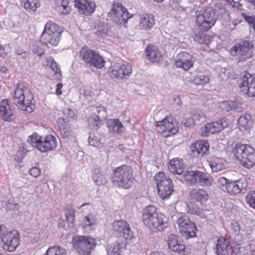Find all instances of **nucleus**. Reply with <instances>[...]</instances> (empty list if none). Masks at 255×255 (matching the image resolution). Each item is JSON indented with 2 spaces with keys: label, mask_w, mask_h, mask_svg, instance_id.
I'll return each instance as SVG.
<instances>
[{
  "label": "nucleus",
  "mask_w": 255,
  "mask_h": 255,
  "mask_svg": "<svg viewBox=\"0 0 255 255\" xmlns=\"http://www.w3.org/2000/svg\"><path fill=\"white\" fill-rule=\"evenodd\" d=\"M42 33L51 35H61L59 26L51 21L46 23Z\"/></svg>",
  "instance_id": "e433bc0d"
},
{
  "label": "nucleus",
  "mask_w": 255,
  "mask_h": 255,
  "mask_svg": "<svg viewBox=\"0 0 255 255\" xmlns=\"http://www.w3.org/2000/svg\"><path fill=\"white\" fill-rule=\"evenodd\" d=\"M89 123L92 125V126L98 129L99 127H100L102 125V121L101 119V118L99 116H97L96 115H91L88 118Z\"/></svg>",
  "instance_id": "09e8293b"
},
{
  "label": "nucleus",
  "mask_w": 255,
  "mask_h": 255,
  "mask_svg": "<svg viewBox=\"0 0 255 255\" xmlns=\"http://www.w3.org/2000/svg\"><path fill=\"white\" fill-rule=\"evenodd\" d=\"M247 187V183L243 180L230 182L227 192L232 195L238 194L241 192L244 193L246 192Z\"/></svg>",
  "instance_id": "4be33fe9"
},
{
  "label": "nucleus",
  "mask_w": 255,
  "mask_h": 255,
  "mask_svg": "<svg viewBox=\"0 0 255 255\" xmlns=\"http://www.w3.org/2000/svg\"><path fill=\"white\" fill-rule=\"evenodd\" d=\"M184 168V163L182 159L174 158L169 163L168 169L173 174H181L183 172Z\"/></svg>",
  "instance_id": "c85d7f7f"
},
{
  "label": "nucleus",
  "mask_w": 255,
  "mask_h": 255,
  "mask_svg": "<svg viewBox=\"0 0 255 255\" xmlns=\"http://www.w3.org/2000/svg\"><path fill=\"white\" fill-rule=\"evenodd\" d=\"M175 64L178 68L188 70L193 66V57L189 53L183 51L177 54L175 58Z\"/></svg>",
  "instance_id": "f3484780"
},
{
  "label": "nucleus",
  "mask_w": 255,
  "mask_h": 255,
  "mask_svg": "<svg viewBox=\"0 0 255 255\" xmlns=\"http://www.w3.org/2000/svg\"><path fill=\"white\" fill-rule=\"evenodd\" d=\"M91 62L89 65L91 66H94L97 68H102L105 65V60L104 59L95 51H93V56H91L90 58Z\"/></svg>",
  "instance_id": "4c0bfd02"
},
{
  "label": "nucleus",
  "mask_w": 255,
  "mask_h": 255,
  "mask_svg": "<svg viewBox=\"0 0 255 255\" xmlns=\"http://www.w3.org/2000/svg\"><path fill=\"white\" fill-rule=\"evenodd\" d=\"M0 238L2 243V248L6 251L13 252L19 245L18 232L8 230L3 225L0 226Z\"/></svg>",
  "instance_id": "423d86ee"
},
{
  "label": "nucleus",
  "mask_w": 255,
  "mask_h": 255,
  "mask_svg": "<svg viewBox=\"0 0 255 255\" xmlns=\"http://www.w3.org/2000/svg\"><path fill=\"white\" fill-rule=\"evenodd\" d=\"M128 225V224L124 220L115 221L112 224V230L121 235Z\"/></svg>",
  "instance_id": "79ce46f5"
},
{
  "label": "nucleus",
  "mask_w": 255,
  "mask_h": 255,
  "mask_svg": "<svg viewBox=\"0 0 255 255\" xmlns=\"http://www.w3.org/2000/svg\"><path fill=\"white\" fill-rule=\"evenodd\" d=\"M93 111L94 115L99 116L101 118H103L106 116V111L103 107H96L93 110Z\"/></svg>",
  "instance_id": "13d9d810"
},
{
  "label": "nucleus",
  "mask_w": 255,
  "mask_h": 255,
  "mask_svg": "<svg viewBox=\"0 0 255 255\" xmlns=\"http://www.w3.org/2000/svg\"><path fill=\"white\" fill-rule=\"evenodd\" d=\"M91 62L89 65L91 66H94L97 68H102L105 65V60L104 59L95 51H93V56H91L90 58Z\"/></svg>",
  "instance_id": "58836bf2"
},
{
  "label": "nucleus",
  "mask_w": 255,
  "mask_h": 255,
  "mask_svg": "<svg viewBox=\"0 0 255 255\" xmlns=\"http://www.w3.org/2000/svg\"><path fill=\"white\" fill-rule=\"evenodd\" d=\"M140 22L138 25L139 29H150L154 24V16L150 14L143 13L139 15Z\"/></svg>",
  "instance_id": "cd10ccee"
},
{
  "label": "nucleus",
  "mask_w": 255,
  "mask_h": 255,
  "mask_svg": "<svg viewBox=\"0 0 255 255\" xmlns=\"http://www.w3.org/2000/svg\"><path fill=\"white\" fill-rule=\"evenodd\" d=\"M233 152L245 167L250 168L255 164V150L250 145L237 144L233 148Z\"/></svg>",
  "instance_id": "20e7f679"
},
{
  "label": "nucleus",
  "mask_w": 255,
  "mask_h": 255,
  "mask_svg": "<svg viewBox=\"0 0 255 255\" xmlns=\"http://www.w3.org/2000/svg\"><path fill=\"white\" fill-rule=\"evenodd\" d=\"M93 51L88 48L84 47L81 49L80 54L82 59L89 64L91 62L90 58L91 56H93Z\"/></svg>",
  "instance_id": "37998d69"
},
{
  "label": "nucleus",
  "mask_w": 255,
  "mask_h": 255,
  "mask_svg": "<svg viewBox=\"0 0 255 255\" xmlns=\"http://www.w3.org/2000/svg\"><path fill=\"white\" fill-rule=\"evenodd\" d=\"M29 174L34 178H37L40 175L41 170L37 167H34L29 169Z\"/></svg>",
  "instance_id": "0e129e2a"
},
{
  "label": "nucleus",
  "mask_w": 255,
  "mask_h": 255,
  "mask_svg": "<svg viewBox=\"0 0 255 255\" xmlns=\"http://www.w3.org/2000/svg\"><path fill=\"white\" fill-rule=\"evenodd\" d=\"M120 235L122 236L126 240H131L133 236V233L128 224Z\"/></svg>",
  "instance_id": "4d7b16f0"
},
{
  "label": "nucleus",
  "mask_w": 255,
  "mask_h": 255,
  "mask_svg": "<svg viewBox=\"0 0 255 255\" xmlns=\"http://www.w3.org/2000/svg\"><path fill=\"white\" fill-rule=\"evenodd\" d=\"M91 62L89 65L91 66H94L97 68H102L105 65V60L104 59L95 51H93V56H91L90 58Z\"/></svg>",
  "instance_id": "ea45409f"
},
{
  "label": "nucleus",
  "mask_w": 255,
  "mask_h": 255,
  "mask_svg": "<svg viewBox=\"0 0 255 255\" xmlns=\"http://www.w3.org/2000/svg\"><path fill=\"white\" fill-rule=\"evenodd\" d=\"M57 10L62 14H67L70 11L68 0H56Z\"/></svg>",
  "instance_id": "c9c22d12"
},
{
  "label": "nucleus",
  "mask_w": 255,
  "mask_h": 255,
  "mask_svg": "<svg viewBox=\"0 0 255 255\" xmlns=\"http://www.w3.org/2000/svg\"><path fill=\"white\" fill-rule=\"evenodd\" d=\"M194 40L200 44H208L209 36L206 35L203 32L198 31L195 33L194 36Z\"/></svg>",
  "instance_id": "a18cd8bd"
},
{
  "label": "nucleus",
  "mask_w": 255,
  "mask_h": 255,
  "mask_svg": "<svg viewBox=\"0 0 255 255\" xmlns=\"http://www.w3.org/2000/svg\"><path fill=\"white\" fill-rule=\"evenodd\" d=\"M0 115L3 120L10 121L14 119V115L7 100H2L0 103Z\"/></svg>",
  "instance_id": "bb28decb"
},
{
  "label": "nucleus",
  "mask_w": 255,
  "mask_h": 255,
  "mask_svg": "<svg viewBox=\"0 0 255 255\" xmlns=\"http://www.w3.org/2000/svg\"><path fill=\"white\" fill-rule=\"evenodd\" d=\"M219 107L224 112H228L234 110L235 108V104L233 102L224 101L220 104Z\"/></svg>",
  "instance_id": "8fccbe9b"
},
{
  "label": "nucleus",
  "mask_w": 255,
  "mask_h": 255,
  "mask_svg": "<svg viewBox=\"0 0 255 255\" xmlns=\"http://www.w3.org/2000/svg\"><path fill=\"white\" fill-rule=\"evenodd\" d=\"M190 199L193 202H199L203 204L209 198L207 192L203 189H193L190 192Z\"/></svg>",
  "instance_id": "5701e85b"
},
{
  "label": "nucleus",
  "mask_w": 255,
  "mask_h": 255,
  "mask_svg": "<svg viewBox=\"0 0 255 255\" xmlns=\"http://www.w3.org/2000/svg\"><path fill=\"white\" fill-rule=\"evenodd\" d=\"M184 124L186 127H190L195 124V121L194 118L192 117L191 119H188L186 120Z\"/></svg>",
  "instance_id": "338daca9"
},
{
  "label": "nucleus",
  "mask_w": 255,
  "mask_h": 255,
  "mask_svg": "<svg viewBox=\"0 0 255 255\" xmlns=\"http://www.w3.org/2000/svg\"><path fill=\"white\" fill-rule=\"evenodd\" d=\"M238 123L241 130H247L251 128L253 126V121L251 116L245 114L238 119Z\"/></svg>",
  "instance_id": "72a5a7b5"
},
{
  "label": "nucleus",
  "mask_w": 255,
  "mask_h": 255,
  "mask_svg": "<svg viewBox=\"0 0 255 255\" xmlns=\"http://www.w3.org/2000/svg\"><path fill=\"white\" fill-rule=\"evenodd\" d=\"M243 17L250 26L255 30V16L248 15L244 14Z\"/></svg>",
  "instance_id": "052dcab7"
},
{
  "label": "nucleus",
  "mask_w": 255,
  "mask_h": 255,
  "mask_svg": "<svg viewBox=\"0 0 255 255\" xmlns=\"http://www.w3.org/2000/svg\"><path fill=\"white\" fill-rule=\"evenodd\" d=\"M109 132L113 134L122 131L123 126L118 119H109L106 123Z\"/></svg>",
  "instance_id": "473e14b6"
},
{
  "label": "nucleus",
  "mask_w": 255,
  "mask_h": 255,
  "mask_svg": "<svg viewBox=\"0 0 255 255\" xmlns=\"http://www.w3.org/2000/svg\"><path fill=\"white\" fill-rule=\"evenodd\" d=\"M108 73L112 78H128L132 73V68L128 64L115 63L109 69Z\"/></svg>",
  "instance_id": "4468645a"
},
{
  "label": "nucleus",
  "mask_w": 255,
  "mask_h": 255,
  "mask_svg": "<svg viewBox=\"0 0 255 255\" xmlns=\"http://www.w3.org/2000/svg\"><path fill=\"white\" fill-rule=\"evenodd\" d=\"M59 131L60 135L63 138H68L71 135V131L67 127H60Z\"/></svg>",
  "instance_id": "680f3d73"
},
{
  "label": "nucleus",
  "mask_w": 255,
  "mask_h": 255,
  "mask_svg": "<svg viewBox=\"0 0 255 255\" xmlns=\"http://www.w3.org/2000/svg\"><path fill=\"white\" fill-rule=\"evenodd\" d=\"M228 126V122L224 119H221L216 122L208 123L202 128V135L207 136L209 134L220 132Z\"/></svg>",
  "instance_id": "dca6fc26"
},
{
  "label": "nucleus",
  "mask_w": 255,
  "mask_h": 255,
  "mask_svg": "<svg viewBox=\"0 0 255 255\" xmlns=\"http://www.w3.org/2000/svg\"><path fill=\"white\" fill-rule=\"evenodd\" d=\"M192 153L198 156H203L209 151V144L205 140H197L192 143L189 147Z\"/></svg>",
  "instance_id": "6ab92c4d"
},
{
  "label": "nucleus",
  "mask_w": 255,
  "mask_h": 255,
  "mask_svg": "<svg viewBox=\"0 0 255 255\" xmlns=\"http://www.w3.org/2000/svg\"><path fill=\"white\" fill-rule=\"evenodd\" d=\"M98 31L101 34H107L108 31L109 29L108 28V26L107 25H104L103 28H99L98 29Z\"/></svg>",
  "instance_id": "774afa93"
},
{
  "label": "nucleus",
  "mask_w": 255,
  "mask_h": 255,
  "mask_svg": "<svg viewBox=\"0 0 255 255\" xmlns=\"http://www.w3.org/2000/svg\"><path fill=\"white\" fill-rule=\"evenodd\" d=\"M131 17L121 3L114 2L111 10L108 13V17L114 22L119 24H125Z\"/></svg>",
  "instance_id": "9b49d317"
},
{
  "label": "nucleus",
  "mask_w": 255,
  "mask_h": 255,
  "mask_svg": "<svg viewBox=\"0 0 255 255\" xmlns=\"http://www.w3.org/2000/svg\"><path fill=\"white\" fill-rule=\"evenodd\" d=\"M88 142L91 146L99 149L103 148L105 147V138L99 134L90 133Z\"/></svg>",
  "instance_id": "7c9ffc66"
},
{
  "label": "nucleus",
  "mask_w": 255,
  "mask_h": 255,
  "mask_svg": "<svg viewBox=\"0 0 255 255\" xmlns=\"http://www.w3.org/2000/svg\"><path fill=\"white\" fill-rule=\"evenodd\" d=\"M234 249L229 241L225 238H221L217 241L216 253L218 255H232Z\"/></svg>",
  "instance_id": "aec40b11"
},
{
  "label": "nucleus",
  "mask_w": 255,
  "mask_h": 255,
  "mask_svg": "<svg viewBox=\"0 0 255 255\" xmlns=\"http://www.w3.org/2000/svg\"><path fill=\"white\" fill-rule=\"evenodd\" d=\"M39 6V4L37 3L36 0H27L24 3V8L28 10L35 11Z\"/></svg>",
  "instance_id": "864d4df0"
},
{
  "label": "nucleus",
  "mask_w": 255,
  "mask_h": 255,
  "mask_svg": "<svg viewBox=\"0 0 255 255\" xmlns=\"http://www.w3.org/2000/svg\"><path fill=\"white\" fill-rule=\"evenodd\" d=\"M229 183L230 182L224 177H221L218 179L219 187L224 192H227Z\"/></svg>",
  "instance_id": "603ef678"
},
{
  "label": "nucleus",
  "mask_w": 255,
  "mask_h": 255,
  "mask_svg": "<svg viewBox=\"0 0 255 255\" xmlns=\"http://www.w3.org/2000/svg\"><path fill=\"white\" fill-rule=\"evenodd\" d=\"M40 151L46 152L54 149L57 146L56 139L52 135H48L44 138L42 137Z\"/></svg>",
  "instance_id": "b1692460"
},
{
  "label": "nucleus",
  "mask_w": 255,
  "mask_h": 255,
  "mask_svg": "<svg viewBox=\"0 0 255 255\" xmlns=\"http://www.w3.org/2000/svg\"><path fill=\"white\" fill-rule=\"evenodd\" d=\"M195 121H201L203 122L205 121L206 116L204 112L201 111H197L195 112L194 115L193 116Z\"/></svg>",
  "instance_id": "bf43d9fd"
},
{
  "label": "nucleus",
  "mask_w": 255,
  "mask_h": 255,
  "mask_svg": "<svg viewBox=\"0 0 255 255\" xmlns=\"http://www.w3.org/2000/svg\"><path fill=\"white\" fill-rule=\"evenodd\" d=\"M125 248V244L115 243L108 248V255H121V252Z\"/></svg>",
  "instance_id": "a19ab883"
},
{
  "label": "nucleus",
  "mask_w": 255,
  "mask_h": 255,
  "mask_svg": "<svg viewBox=\"0 0 255 255\" xmlns=\"http://www.w3.org/2000/svg\"><path fill=\"white\" fill-rule=\"evenodd\" d=\"M75 6L80 14L89 15L94 12L95 4L91 0H76Z\"/></svg>",
  "instance_id": "a211bd4d"
},
{
  "label": "nucleus",
  "mask_w": 255,
  "mask_h": 255,
  "mask_svg": "<svg viewBox=\"0 0 255 255\" xmlns=\"http://www.w3.org/2000/svg\"><path fill=\"white\" fill-rule=\"evenodd\" d=\"M96 222V217L93 214H89L84 219V223L85 227H91L95 225Z\"/></svg>",
  "instance_id": "3c124183"
},
{
  "label": "nucleus",
  "mask_w": 255,
  "mask_h": 255,
  "mask_svg": "<svg viewBox=\"0 0 255 255\" xmlns=\"http://www.w3.org/2000/svg\"><path fill=\"white\" fill-rule=\"evenodd\" d=\"M240 90L249 97L255 96V78L248 73H244L238 80Z\"/></svg>",
  "instance_id": "f8f14e48"
},
{
  "label": "nucleus",
  "mask_w": 255,
  "mask_h": 255,
  "mask_svg": "<svg viewBox=\"0 0 255 255\" xmlns=\"http://www.w3.org/2000/svg\"><path fill=\"white\" fill-rule=\"evenodd\" d=\"M33 97L30 90L22 84H18L14 90L13 103L21 110L28 113L32 112L31 107Z\"/></svg>",
  "instance_id": "f03ea898"
},
{
  "label": "nucleus",
  "mask_w": 255,
  "mask_h": 255,
  "mask_svg": "<svg viewBox=\"0 0 255 255\" xmlns=\"http://www.w3.org/2000/svg\"><path fill=\"white\" fill-rule=\"evenodd\" d=\"M41 136H38L37 134H33L29 137L28 141L30 142L33 147H35L40 150L39 146L41 145Z\"/></svg>",
  "instance_id": "49530a36"
},
{
  "label": "nucleus",
  "mask_w": 255,
  "mask_h": 255,
  "mask_svg": "<svg viewBox=\"0 0 255 255\" xmlns=\"http://www.w3.org/2000/svg\"><path fill=\"white\" fill-rule=\"evenodd\" d=\"M253 47L254 45L252 42L248 41H241L236 44L231 49V53L234 56H238V63H243L253 57Z\"/></svg>",
  "instance_id": "9d476101"
},
{
  "label": "nucleus",
  "mask_w": 255,
  "mask_h": 255,
  "mask_svg": "<svg viewBox=\"0 0 255 255\" xmlns=\"http://www.w3.org/2000/svg\"><path fill=\"white\" fill-rule=\"evenodd\" d=\"M73 244L74 248L81 255H89L97 244L95 239L83 236L74 237Z\"/></svg>",
  "instance_id": "6e6552de"
},
{
  "label": "nucleus",
  "mask_w": 255,
  "mask_h": 255,
  "mask_svg": "<svg viewBox=\"0 0 255 255\" xmlns=\"http://www.w3.org/2000/svg\"><path fill=\"white\" fill-rule=\"evenodd\" d=\"M65 250L60 247L54 246L49 248L45 255H66Z\"/></svg>",
  "instance_id": "c03bdc74"
},
{
  "label": "nucleus",
  "mask_w": 255,
  "mask_h": 255,
  "mask_svg": "<svg viewBox=\"0 0 255 255\" xmlns=\"http://www.w3.org/2000/svg\"><path fill=\"white\" fill-rule=\"evenodd\" d=\"M246 201L251 207L255 209V191H251L247 194Z\"/></svg>",
  "instance_id": "6e6d98bb"
},
{
  "label": "nucleus",
  "mask_w": 255,
  "mask_h": 255,
  "mask_svg": "<svg viewBox=\"0 0 255 255\" xmlns=\"http://www.w3.org/2000/svg\"><path fill=\"white\" fill-rule=\"evenodd\" d=\"M145 53L149 60L151 62L158 63L162 59V56L159 50L154 46H147Z\"/></svg>",
  "instance_id": "a878e982"
},
{
  "label": "nucleus",
  "mask_w": 255,
  "mask_h": 255,
  "mask_svg": "<svg viewBox=\"0 0 255 255\" xmlns=\"http://www.w3.org/2000/svg\"><path fill=\"white\" fill-rule=\"evenodd\" d=\"M64 114L67 117L68 119L73 118V116L74 114L71 109H66L63 111Z\"/></svg>",
  "instance_id": "69168bd1"
},
{
  "label": "nucleus",
  "mask_w": 255,
  "mask_h": 255,
  "mask_svg": "<svg viewBox=\"0 0 255 255\" xmlns=\"http://www.w3.org/2000/svg\"><path fill=\"white\" fill-rule=\"evenodd\" d=\"M210 79L208 76L204 75H199L194 79V82L197 85H203L209 82Z\"/></svg>",
  "instance_id": "5fc2aeb1"
},
{
  "label": "nucleus",
  "mask_w": 255,
  "mask_h": 255,
  "mask_svg": "<svg viewBox=\"0 0 255 255\" xmlns=\"http://www.w3.org/2000/svg\"><path fill=\"white\" fill-rule=\"evenodd\" d=\"M157 128L158 131L161 132L164 136L174 135L178 130V128L176 123H173L172 118L168 117L163 120L157 123Z\"/></svg>",
  "instance_id": "2eb2a0df"
},
{
  "label": "nucleus",
  "mask_w": 255,
  "mask_h": 255,
  "mask_svg": "<svg viewBox=\"0 0 255 255\" xmlns=\"http://www.w3.org/2000/svg\"><path fill=\"white\" fill-rule=\"evenodd\" d=\"M65 216L68 224H72L74 221L75 210L70 205L67 206L65 208Z\"/></svg>",
  "instance_id": "de8ad7c7"
},
{
  "label": "nucleus",
  "mask_w": 255,
  "mask_h": 255,
  "mask_svg": "<svg viewBox=\"0 0 255 255\" xmlns=\"http://www.w3.org/2000/svg\"><path fill=\"white\" fill-rule=\"evenodd\" d=\"M143 224L150 230L163 231L167 227V218L156 212V208L152 205L147 206L142 212Z\"/></svg>",
  "instance_id": "f257e3e1"
},
{
  "label": "nucleus",
  "mask_w": 255,
  "mask_h": 255,
  "mask_svg": "<svg viewBox=\"0 0 255 255\" xmlns=\"http://www.w3.org/2000/svg\"><path fill=\"white\" fill-rule=\"evenodd\" d=\"M106 170L102 167L95 166L92 170V180L98 185L106 183Z\"/></svg>",
  "instance_id": "412c9836"
},
{
  "label": "nucleus",
  "mask_w": 255,
  "mask_h": 255,
  "mask_svg": "<svg viewBox=\"0 0 255 255\" xmlns=\"http://www.w3.org/2000/svg\"><path fill=\"white\" fill-rule=\"evenodd\" d=\"M177 224L180 232L186 239L196 236L197 227L187 216L183 215L179 217L177 220Z\"/></svg>",
  "instance_id": "ddd939ff"
},
{
  "label": "nucleus",
  "mask_w": 255,
  "mask_h": 255,
  "mask_svg": "<svg viewBox=\"0 0 255 255\" xmlns=\"http://www.w3.org/2000/svg\"><path fill=\"white\" fill-rule=\"evenodd\" d=\"M40 44L35 43L32 45V51L33 53L41 56L44 53V50L40 46Z\"/></svg>",
  "instance_id": "e2e57ef3"
},
{
  "label": "nucleus",
  "mask_w": 255,
  "mask_h": 255,
  "mask_svg": "<svg viewBox=\"0 0 255 255\" xmlns=\"http://www.w3.org/2000/svg\"><path fill=\"white\" fill-rule=\"evenodd\" d=\"M133 173V169L130 166L124 165L119 166L114 170L112 181L119 187L128 189L133 184L134 178Z\"/></svg>",
  "instance_id": "7ed1b4c3"
},
{
  "label": "nucleus",
  "mask_w": 255,
  "mask_h": 255,
  "mask_svg": "<svg viewBox=\"0 0 255 255\" xmlns=\"http://www.w3.org/2000/svg\"><path fill=\"white\" fill-rule=\"evenodd\" d=\"M154 180L157 186L159 196L162 199H167L173 192L172 180L162 172L156 173Z\"/></svg>",
  "instance_id": "1a4fd4ad"
},
{
  "label": "nucleus",
  "mask_w": 255,
  "mask_h": 255,
  "mask_svg": "<svg viewBox=\"0 0 255 255\" xmlns=\"http://www.w3.org/2000/svg\"><path fill=\"white\" fill-rule=\"evenodd\" d=\"M61 35L47 34L42 33L40 37L41 42L47 47L52 48L56 46L60 39Z\"/></svg>",
  "instance_id": "393cba45"
},
{
  "label": "nucleus",
  "mask_w": 255,
  "mask_h": 255,
  "mask_svg": "<svg viewBox=\"0 0 255 255\" xmlns=\"http://www.w3.org/2000/svg\"><path fill=\"white\" fill-rule=\"evenodd\" d=\"M167 243L168 248L174 252L181 253L185 249V246L178 242L177 237L174 234L169 235Z\"/></svg>",
  "instance_id": "c756f323"
},
{
  "label": "nucleus",
  "mask_w": 255,
  "mask_h": 255,
  "mask_svg": "<svg viewBox=\"0 0 255 255\" xmlns=\"http://www.w3.org/2000/svg\"><path fill=\"white\" fill-rule=\"evenodd\" d=\"M217 8V6L215 8L208 7L200 11L196 20V25L200 30L208 31L215 24L218 14L222 13V11L219 12Z\"/></svg>",
  "instance_id": "39448f33"
},
{
  "label": "nucleus",
  "mask_w": 255,
  "mask_h": 255,
  "mask_svg": "<svg viewBox=\"0 0 255 255\" xmlns=\"http://www.w3.org/2000/svg\"><path fill=\"white\" fill-rule=\"evenodd\" d=\"M209 164L212 171L216 172L225 168L226 161L223 158L213 157L211 159Z\"/></svg>",
  "instance_id": "2f4dec72"
},
{
  "label": "nucleus",
  "mask_w": 255,
  "mask_h": 255,
  "mask_svg": "<svg viewBox=\"0 0 255 255\" xmlns=\"http://www.w3.org/2000/svg\"><path fill=\"white\" fill-rule=\"evenodd\" d=\"M184 180L191 185H197L202 187L211 186L213 179L207 172L199 170L188 171L183 176Z\"/></svg>",
  "instance_id": "0eeeda50"
},
{
  "label": "nucleus",
  "mask_w": 255,
  "mask_h": 255,
  "mask_svg": "<svg viewBox=\"0 0 255 255\" xmlns=\"http://www.w3.org/2000/svg\"><path fill=\"white\" fill-rule=\"evenodd\" d=\"M47 65L49 66L52 71L54 72L55 79H60L62 75L60 69L59 68L57 63L54 61V59L50 56L46 57Z\"/></svg>",
  "instance_id": "f704fd0d"
}]
</instances>
